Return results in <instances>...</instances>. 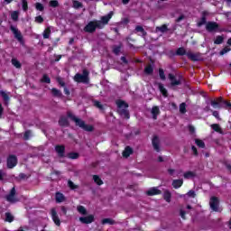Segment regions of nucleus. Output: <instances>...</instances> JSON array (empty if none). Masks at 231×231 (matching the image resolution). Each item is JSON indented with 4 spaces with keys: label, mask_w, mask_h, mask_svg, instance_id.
I'll return each mask as SVG.
<instances>
[{
    "label": "nucleus",
    "mask_w": 231,
    "mask_h": 231,
    "mask_svg": "<svg viewBox=\"0 0 231 231\" xmlns=\"http://www.w3.org/2000/svg\"><path fill=\"white\" fill-rule=\"evenodd\" d=\"M210 104L214 109H221L223 107L217 99L211 100Z\"/></svg>",
    "instance_id": "obj_38"
},
{
    "label": "nucleus",
    "mask_w": 231,
    "mask_h": 231,
    "mask_svg": "<svg viewBox=\"0 0 231 231\" xmlns=\"http://www.w3.org/2000/svg\"><path fill=\"white\" fill-rule=\"evenodd\" d=\"M187 196L189 198H196V191L190 189L189 191L187 192Z\"/></svg>",
    "instance_id": "obj_58"
},
{
    "label": "nucleus",
    "mask_w": 231,
    "mask_h": 231,
    "mask_svg": "<svg viewBox=\"0 0 231 231\" xmlns=\"http://www.w3.org/2000/svg\"><path fill=\"white\" fill-rule=\"evenodd\" d=\"M51 216L56 226H60V218L59 217V215L57 214V209H55V208H52L51 209Z\"/></svg>",
    "instance_id": "obj_9"
},
{
    "label": "nucleus",
    "mask_w": 231,
    "mask_h": 231,
    "mask_svg": "<svg viewBox=\"0 0 231 231\" xmlns=\"http://www.w3.org/2000/svg\"><path fill=\"white\" fill-rule=\"evenodd\" d=\"M152 145L156 152H160V137H158V135H153L152 139Z\"/></svg>",
    "instance_id": "obj_13"
},
{
    "label": "nucleus",
    "mask_w": 231,
    "mask_h": 231,
    "mask_svg": "<svg viewBox=\"0 0 231 231\" xmlns=\"http://www.w3.org/2000/svg\"><path fill=\"white\" fill-rule=\"evenodd\" d=\"M68 185L69 187V189H71V190H75V189H79V186L76 185L73 181L69 180L68 181Z\"/></svg>",
    "instance_id": "obj_55"
},
{
    "label": "nucleus",
    "mask_w": 231,
    "mask_h": 231,
    "mask_svg": "<svg viewBox=\"0 0 231 231\" xmlns=\"http://www.w3.org/2000/svg\"><path fill=\"white\" fill-rule=\"evenodd\" d=\"M117 107H118V114L120 116H124L126 120H129L131 118V115L129 114V110H127V107H129V104H127L125 101L119 99L116 102Z\"/></svg>",
    "instance_id": "obj_2"
},
{
    "label": "nucleus",
    "mask_w": 231,
    "mask_h": 231,
    "mask_svg": "<svg viewBox=\"0 0 231 231\" xmlns=\"http://www.w3.org/2000/svg\"><path fill=\"white\" fill-rule=\"evenodd\" d=\"M17 165V156L9 155L7 158V168L14 169Z\"/></svg>",
    "instance_id": "obj_11"
},
{
    "label": "nucleus",
    "mask_w": 231,
    "mask_h": 231,
    "mask_svg": "<svg viewBox=\"0 0 231 231\" xmlns=\"http://www.w3.org/2000/svg\"><path fill=\"white\" fill-rule=\"evenodd\" d=\"M191 150L193 152L194 156H198V154H199L198 153V148H196V146L192 145Z\"/></svg>",
    "instance_id": "obj_63"
},
{
    "label": "nucleus",
    "mask_w": 231,
    "mask_h": 231,
    "mask_svg": "<svg viewBox=\"0 0 231 231\" xmlns=\"http://www.w3.org/2000/svg\"><path fill=\"white\" fill-rule=\"evenodd\" d=\"M14 215H12V213L10 212L5 213V221L7 223H14Z\"/></svg>",
    "instance_id": "obj_37"
},
{
    "label": "nucleus",
    "mask_w": 231,
    "mask_h": 231,
    "mask_svg": "<svg viewBox=\"0 0 231 231\" xmlns=\"http://www.w3.org/2000/svg\"><path fill=\"white\" fill-rule=\"evenodd\" d=\"M203 24H207V17L206 16H202L200 21L197 23V26L199 28H201V26H203Z\"/></svg>",
    "instance_id": "obj_45"
},
{
    "label": "nucleus",
    "mask_w": 231,
    "mask_h": 231,
    "mask_svg": "<svg viewBox=\"0 0 231 231\" xmlns=\"http://www.w3.org/2000/svg\"><path fill=\"white\" fill-rule=\"evenodd\" d=\"M97 30H101L97 20L88 22V24L83 28V31L86 33H95Z\"/></svg>",
    "instance_id": "obj_4"
},
{
    "label": "nucleus",
    "mask_w": 231,
    "mask_h": 231,
    "mask_svg": "<svg viewBox=\"0 0 231 231\" xmlns=\"http://www.w3.org/2000/svg\"><path fill=\"white\" fill-rule=\"evenodd\" d=\"M189 131L191 134H194V133H196V128L193 125H189Z\"/></svg>",
    "instance_id": "obj_62"
},
{
    "label": "nucleus",
    "mask_w": 231,
    "mask_h": 231,
    "mask_svg": "<svg viewBox=\"0 0 231 231\" xmlns=\"http://www.w3.org/2000/svg\"><path fill=\"white\" fill-rule=\"evenodd\" d=\"M183 19H185V15H184V14H180V15L175 20V23H181V21H183Z\"/></svg>",
    "instance_id": "obj_59"
},
{
    "label": "nucleus",
    "mask_w": 231,
    "mask_h": 231,
    "mask_svg": "<svg viewBox=\"0 0 231 231\" xmlns=\"http://www.w3.org/2000/svg\"><path fill=\"white\" fill-rule=\"evenodd\" d=\"M67 117L70 118L72 122H75L76 125L78 127H80V129H83V131H87V133H93L95 131V126L92 125H86V122L79 117H76L75 115L71 112H67Z\"/></svg>",
    "instance_id": "obj_1"
},
{
    "label": "nucleus",
    "mask_w": 231,
    "mask_h": 231,
    "mask_svg": "<svg viewBox=\"0 0 231 231\" xmlns=\"http://www.w3.org/2000/svg\"><path fill=\"white\" fill-rule=\"evenodd\" d=\"M74 80L78 82V84H89V71L83 69V74L77 73L74 76Z\"/></svg>",
    "instance_id": "obj_3"
},
{
    "label": "nucleus",
    "mask_w": 231,
    "mask_h": 231,
    "mask_svg": "<svg viewBox=\"0 0 231 231\" xmlns=\"http://www.w3.org/2000/svg\"><path fill=\"white\" fill-rule=\"evenodd\" d=\"M11 18L13 21H19V13L17 11H14L11 14Z\"/></svg>",
    "instance_id": "obj_52"
},
{
    "label": "nucleus",
    "mask_w": 231,
    "mask_h": 231,
    "mask_svg": "<svg viewBox=\"0 0 231 231\" xmlns=\"http://www.w3.org/2000/svg\"><path fill=\"white\" fill-rule=\"evenodd\" d=\"M212 115L213 116H215V118H217V120H219V112L216 111V110H212Z\"/></svg>",
    "instance_id": "obj_61"
},
{
    "label": "nucleus",
    "mask_w": 231,
    "mask_h": 231,
    "mask_svg": "<svg viewBox=\"0 0 231 231\" xmlns=\"http://www.w3.org/2000/svg\"><path fill=\"white\" fill-rule=\"evenodd\" d=\"M160 194H162V190L157 188H152L146 191L147 196H158Z\"/></svg>",
    "instance_id": "obj_18"
},
{
    "label": "nucleus",
    "mask_w": 231,
    "mask_h": 231,
    "mask_svg": "<svg viewBox=\"0 0 231 231\" xmlns=\"http://www.w3.org/2000/svg\"><path fill=\"white\" fill-rule=\"evenodd\" d=\"M11 62H12L13 66H14V68H16L17 69H21L22 64H21V61H19V60L13 58L11 60Z\"/></svg>",
    "instance_id": "obj_33"
},
{
    "label": "nucleus",
    "mask_w": 231,
    "mask_h": 231,
    "mask_svg": "<svg viewBox=\"0 0 231 231\" xmlns=\"http://www.w3.org/2000/svg\"><path fill=\"white\" fill-rule=\"evenodd\" d=\"M35 23L38 24H42V23H44V18H42L41 15H38L35 17Z\"/></svg>",
    "instance_id": "obj_56"
},
{
    "label": "nucleus",
    "mask_w": 231,
    "mask_h": 231,
    "mask_svg": "<svg viewBox=\"0 0 231 231\" xmlns=\"http://www.w3.org/2000/svg\"><path fill=\"white\" fill-rule=\"evenodd\" d=\"M113 17V12H110L109 14L102 16L101 20H97V23L101 30L106 26V24H109V21Z\"/></svg>",
    "instance_id": "obj_5"
},
{
    "label": "nucleus",
    "mask_w": 231,
    "mask_h": 231,
    "mask_svg": "<svg viewBox=\"0 0 231 231\" xmlns=\"http://www.w3.org/2000/svg\"><path fill=\"white\" fill-rule=\"evenodd\" d=\"M41 82L44 84H51V79H50V76H48V74H43Z\"/></svg>",
    "instance_id": "obj_34"
},
{
    "label": "nucleus",
    "mask_w": 231,
    "mask_h": 231,
    "mask_svg": "<svg viewBox=\"0 0 231 231\" xmlns=\"http://www.w3.org/2000/svg\"><path fill=\"white\" fill-rule=\"evenodd\" d=\"M35 8L39 12H44V5L39 2L35 4Z\"/></svg>",
    "instance_id": "obj_51"
},
{
    "label": "nucleus",
    "mask_w": 231,
    "mask_h": 231,
    "mask_svg": "<svg viewBox=\"0 0 231 231\" xmlns=\"http://www.w3.org/2000/svg\"><path fill=\"white\" fill-rule=\"evenodd\" d=\"M26 178H28V176L25 173H20L18 175V180H26Z\"/></svg>",
    "instance_id": "obj_60"
},
{
    "label": "nucleus",
    "mask_w": 231,
    "mask_h": 231,
    "mask_svg": "<svg viewBox=\"0 0 231 231\" xmlns=\"http://www.w3.org/2000/svg\"><path fill=\"white\" fill-rule=\"evenodd\" d=\"M84 5H82V2L79 1H74L73 2V8H76V10H79V8H82Z\"/></svg>",
    "instance_id": "obj_48"
},
{
    "label": "nucleus",
    "mask_w": 231,
    "mask_h": 231,
    "mask_svg": "<svg viewBox=\"0 0 231 231\" xmlns=\"http://www.w3.org/2000/svg\"><path fill=\"white\" fill-rule=\"evenodd\" d=\"M94 106L97 107V109H100V111H104V105L100 103L98 100H94L93 101Z\"/></svg>",
    "instance_id": "obj_42"
},
{
    "label": "nucleus",
    "mask_w": 231,
    "mask_h": 231,
    "mask_svg": "<svg viewBox=\"0 0 231 231\" xmlns=\"http://www.w3.org/2000/svg\"><path fill=\"white\" fill-rule=\"evenodd\" d=\"M179 109H180V113H181V115H185V113H187V104L181 103L179 106Z\"/></svg>",
    "instance_id": "obj_43"
},
{
    "label": "nucleus",
    "mask_w": 231,
    "mask_h": 231,
    "mask_svg": "<svg viewBox=\"0 0 231 231\" xmlns=\"http://www.w3.org/2000/svg\"><path fill=\"white\" fill-rule=\"evenodd\" d=\"M159 77H160L161 80L166 79L165 71L163 70V69H159Z\"/></svg>",
    "instance_id": "obj_54"
},
{
    "label": "nucleus",
    "mask_w": 231,
    "mask_h": 231,
    "mask_svg": "<svg viewBox=\"0 0 231 231\" xmlns=\"http://www.w3.org/2000/svg\"><path fill=\"white\" fill-rule=\"evenodd\" d=\"M49 6H51V8H58L59 1H57V0H51L49 2Z\"/></svg>",
    "instance_id": "obj_47"
},
{
    "label": "nucleus",
    "mask_w": 231,
    "mask_h": 231,
    "mask_svg": "<svg viewBox=\"0 0 231 231\" xmlns=\"http://www.w3.org/2000/svg\"><path fill=\"white\" fill-rule=\"evenodd\" d=\"M94 182H96L97 185H104V181L102 179H100V176L98 175H93Z\"/></svg>",
    "instance_id": "obj_40"
},
{
    "label": "nucleus",
    "mask_w": 231,
    "mask_h": 231,
    "mask_svg": "<svg viewBox=\"0 0 231 231\" xmlns=\"http://www.w3.org/2000/svg\"><path fill=\"white\" fill-rule=\"evenodd\" d=\"M22 8L23 12H28V0H22Z\"/></svg>",
    "instance_id": "obj_49"
},
{
    "label": "nucleus",
    "mask_w": 231,
    "mask_h": 231,
    "mask_svg": "<svg viewBox=\"0 0 231 231\" xmlns=\"http://www.w3.org/2000/svg\"><path fill=\"white\" fill-rule=\"evenodd\" d=\"M155 32H161V33H167V32H169V27L167 26V24H162L161 26H157L155 28Z\"/></svg>",
    "instance_id": "obj_23"
},
{
    "label": "nucleus",
    "mask_w": 231,
    "mask_h": 231,
    "mask_svg": "<svg viewBox=\"0 0 231 231\" xmlns=\"http://www.w3.org/2000/svg\"><path fill=\"white\" fill-rule=\"evenodd\" d=\"M206 30L209 33L213 32H219V24L216 22H208L206 24Z\"/></svg>",
    "instance_id": "obj_8"
},
{
    "label": "nucleus",
    "mask_w": 231,
    "mask_h": 231,
    "mask_svg": "<svg viewBox=\"0 0 231 231\" xmlns=\"http://www.w3.org/2000/svg\"><path fill=\"white\" fill-rule=\"evenodd\" d=\"M30 136H32V130H27L23 134V140H30Z\"/></svg>",
    "instance_id": "obj_53"
},
{
    "label": "nucleus",
    "mask_w": 231,
    "mask_h": 231,
    "mask_svg": "<svg viewBox=\"0 0 231 231\" xmlns=\"http://www.w3.org/2000/svg\"><path fill=\"white\" fill-rule=\"evenodd\" d=\"M168 79L171 81V88H174L176 86H181V76H180V79H178L174 74L170 73L168 74Z\"/></svg>",
    "instance_id": "obj_7"
},
{
    "label": "nucleus",
    "mask_w": 231,
    "mask_h": 231,
    "mask_svg": "<svg viewBox=\"0 0 231 231\" xmlns=\"http://www.w3.org/2000/svg\"><path fill=\"white\" fill-rule=\"evenodd\" d=\"M230 50H231L230 48L225 47L224 49H222L220 51L219 55H225V54L228 53V51H230Z\"/></svg>",
    "instance_id": "obj_57"
},
{
    "label": "nucleus",
    "mask_w": 231,
    "mask_h": 231,
    "mask_svg": "<svg viewBox=\"0 0 231 231\" xmlns=\"http://www.w3.org/2000/svg\"><path fill=\"white\" fill-rule=\"evenodd\" d=\"M172 199V193H171L169 191V189H166L163 193V199H165V201L167 203H171V199Z\"/></svg>",
    "instance_id": "obj_25"
},
{
    "label": "nucleus",
    "mask_w": 231,
    "mask_h": 231,
    "mask_svg": "<svg viewBox=\"0 0 231 231\" xmlns=\"http://www.w3.org/2000/svg\"><path fill=\"white\" fill-rule=\"evenodd\" d=\"M67 158H69V160H79V158H80V153L70 152L67 154Z\"/></svg>",
    "instance_id": "obj_24"
},
{
    "label": "nucleus",
    "mask_w": 231,
    "mask_h": 231,
    "mask_svg": "<svg viewBox=\"0 0 231 231\" xmlns=\"http://www.w3.org/2000/svg\"><path fill=\"white\" fill-rule=\"evenodd\" d=\"M134 150L131 148V146H126L123 152V157L124 158H129L131 154H133Z\"/></svg>",
    "instance_id": "obj_20"
},
{
    "label": "nucleus",
    "mask_w": 231,
    "mask_h": 231,
    "mask_svg": "<svg viewBox=\"0 0 231 231\" xmlns=\"http://www.w3.org/2000/svg\"><path fill=\"white\" fill-rule=\"evenodd\" d=\"M58 124L60 127H69V120L66 116H60Z\"/></svg>",
    "instance_id": "obj_15"
},
{
    "label": "nucleus",
    "mask_w": 231,
    "mask_h": 231,
    "mask_svg": "<svg viewBox=\"0 0 231 231\" xmlns=\"http://www.w3.org/2000/svg\"><path fill=\"white\" fill-rule=\"evenodd\" d=\"M79 221L83 225H91V223H93V221H95V216L94 215H88L87 217H80Z\"/></svg>",
    "instance_id": "obj_12"
},
{
    "label": "nucleus",
    "mask_w": 231,
    "mask_h": 231,
    "mask_svg": "<svg viewBox=\"0 0 231 231\" xmlns=\"http://www.w3.org/2000/svg\"><path fill=\"white\" fill-rule=\"evenodd\" d=\"M187 51L183 47H180L177 49L175 54L178 55L179 57H183V55H187Z\"/></svg>",
    "instance_id": "obj_28"
},
{
    "label": "nucleus",
    "mask_w": 231,
    "mask_h": 231,
    "mask_svg": "<svg viewBox=\"0 0 231 231\" xmlns=\"http://www.w3.org/2000/svg\"><path fill=\"white\" fill-rule=\"evenodd\" d=\"M144 73H145V75H152V73H154V67H152V65H151V64H148L144 68Z\"/></svg>",
    "instance_id": "obj_27"
},
{
    "label": "nucleus",
    "mask_w": 231,
    "mask_h": 231,
    "mask_svg": "<svg viewBox=\"0 0 231 231\" xmlns=\"http://www.w3.org/2000/svg\"><path fill=\"white\" fill-rule=\"evenodd\" d=\"M187 57L188 59H189V60H192L193 62H198L200 60L199 54L187 52Z\"/></svg>",
    "instance_id": "obj_19"
},
{
    "label": "nucleus",
    "mask_w": 231,
    "mask_h": 231,
    "mask_svg": "<svg viewBox=\"0 0 231 231\" xmlns=\"http://www.w3.org/2000/svg\"><path fill=\"white\" fill-rule=\"evenodd\" d=\"M223 41H225V38H223V36H217L215 41H214V43L215 44H223Z\"/></svg>",
    "instance_id": "obj_46"
},
{
    "label": "nucleus",
    "mask_w": 231,
    "mask_h": 231,
    "mask_svg": "<svg viewBox=\"0 0 231 231\" xmlns=\"http://www.w3.org/2000/svg\"><path fill=\"white\" fill-rule=\"evenodd\" d=\"M211 129L215 131L216 133H219L220 134H223V130L221 129V126L219 124H213L211 125Z\"/></svg>",
    "instance_id": "obj_30"
},
{
    "label": "nucleus",
    "mask_w": 231,
    "mask_h": 231,
    "mask_svg": "<svg viewBox=\"0 0 231 231\" xmlns=\"http://www.w3.org/2000/svg\"><path fill=\"white\" fill-rule=\"evenodd\" d=\"M224 105L226 106L225 108L227 109H231V103L228 101H224Z\"/></svg>",
    "instance_id": "obj_64"
},
{
    "label": "nucleus",
    "mask_w": 231,
    "mask_h": 231,
    "mask_svg": "<svg viewBox=\"0 0 231 231\" xmlns=\"http://www.w3.org/2000/svg\"><path fill=\"white\" fill-rule=\"evenodd\" d=\"M0 95L5 100V102H8V100H10V97H8V94H6L5 91L1 90Z\"/></svg>",
    "instance_id": "obj_50"
},
{
    "label": "nucleus",
    "mask_w": 231,
    "mask_h": 231,
    "mask_svg": "<svg viewBox=\"0 0 231 231\" xmlns=\"http://www.w3.org/2000/svg\"><path fill=\"white\" fill-rule=\"evenodd\" d=\"M158 89L162 97H164V98H167V97H169V91L167 90V88H165L163 83H158Z\"/></svg>",
    "instance_id": "obj_17"
},
{
    "label": "nucleus",
    "mask_w": 231,
    "mask_h": 231,
    "mask_svg": "<svg viewBox=\"0 0 231 231\" xmlns=\"http://www.w3.org/2000/svg\"><path fill=\"white\" fill-rule=\"evenodd\" d=\"M171 185L173 189H180V187L183 186V180L182 179L173 180Z\"/></svg>",
    "instance_id": "obj_21"
},
{
    "label": "nucleus",
    "mask_w": 231,
    "mask_h": 231,
    "mask_svg": "<svg viewBox=\"0 0 231 231\" xmlns=\"http://www.w3.org/2000/svg\"><path fill=\"white\" fill-rule=\"evenodd\" d=\"M6 199L9 203H15L17 199H15V188L11 189L10 193L6 196Z\"/></svg>",
    "instance_id": "obj_16"
},
{
    "label": "nucleus",
    "mask_w": 231,
    "mask_h": 231,
    "mask_svg": "<svg viewBox=\"0 0 231 231\" xmlns=\"http://www.w3.org/2000/svg\"><path fill=\"white\" fill-rule=\"evenodd\" d=\"M152 115L153 120H157L158 119V115H160V107L153 106L152 108Z\"/></svg>",
    "instance_id": "obj_26"
},
{
    "label": "nucleus",
    "mask_w": 231,
    "mask_h": 231,
    "mask_svg": "<svg viewBox=\"0 0 231 231\" xmlns=\"http://www.w3.org/2000/svg\"><path fill=\"white\" fill-rule=\"evenodd\" d=\"M10 30L14 33V38L18 40V42H23V33H21V31L14 25H10Z\"/></svg>",
    "instance_id": "obj_10"
},
{
    "label": "nucleus",
    "mask_w": 231,
    "mask_h": 231,
    "mask_svg": "<svg viewBox=\"0 0 231 231\" xmlns=\"http://www.w3.org/2000/svg\"><path fill=\"white\" fill-rule=\"evenodd\" d=\"M55 199H56V203H62L66 201V197H64V194L60 192H56Z\"/></svg>",
    "instance_id": "obj_22"
},
{
    "label": "nucleus",
    "mask_w": 231,
    "mask_h": 231,
    "mask_svg": "<svg viewBox=\"0 0 231 231\" xmlns=\"http://www.w3.org/2000/svg\"><path fill=\"white\" fill-rule=\"evenodd\" d=\"M135 32L142 33L143 37H145V35H147V32H145V29H143L142 25H137L135 27Z\"/></svg>",
    "instance_id": "obj_36"
},
{
    "label": "nucleus",
    "mask_w": 231,
    "mask_h": 231,
    "mask_svg": "<svg viewBox=\"0 0 231 231\" xmlns=\"http://www.w3.org/2000/svg\"><path fill=\"white\" fill-rule=\"evenodd\" d=\"M77 210L81 216H88V209L84 206H78Z\"/></svg>",
    "instance_id": "obj_32"
},
{
    "label": "nucleus",
    "mask_w": 231,
    "mask_h": 231,
    "mask_svg": "<svg viewBox=\"0 0 231 231\" xmlns=\"http://www.w3.org/2000/svg\"><path fill=\"white\" fill-rule=\"evenodd\" d=\"M183 176L185 180H190V178H196V172L189 171H186L183 174Z\"/></svg>",
    "instance_id": "obj_31"
},
{
    "label": "nucleus",
    "mask_w": 231,
    "mask_h": 231,
    "mask_svg": "<svg viewBox=\"0 0 231 231\" xmlns=\"http://www.w3.org/2000/svg\"><path fill=\"white\" fill-rule=\"evenodd\" d=\"M195 143L200 149H205V142L201 139H195Z\"/></svg>",
    "instance_id": "obj_41"
},
{
    "label": "nucleus",
    "mask_w": 231,
    "mask_h": 231,
    "mask_svg": "<svg viewBox=\"0 0 231 231\" xmlns=\"http://www.w3.org/2000/svg\"><path fill=\"white\" fill-rule=\"evenodd\" d=\"M51 91V95L57 97L58 98H60L62 97V92L56 88H52Z\"/></svg>",
    "instance_id": "obj_29"
},
{
    "label": "nucleus",
    "mask_w": 231,
    "mask_h": 231,
    "mask_svg": "<svg viewBox=\"0 0 231 231\" xmlns=\"http://www.w3.org/2000/svg\"><path fill=\"white\" fill-rule=\"evenodd\" d=\"M122 50V45H114L112 51L115 55H120V51Z\"/></svg>",
    "instance_id": "obj_39"
},
{
    "label": "nucleus",
    "mask_w": 231,
    "mask_h": 231,
    "mask_svg": "<svg viewBox=\"0 0 231 231\" xmlns=\"http://www.w3.org/2000/svg\"><path fill=\"white\" fill-rule=\"evenodd\" d=\"M43 39H50V35H51V28L47 27L44 31H43Z\"/></svg>",
    "instance_id": "obj_35"
},
{
    "label": "nucleus",
    "mask_w": 231,
    "mask_h": 231,
    "mask_svg": "<svg viewBox=\"0 0 231 231\" xmlns=\"http://www.w3.org/2000/svg\"><path fill=\"white\" fill-rule=\"evenodd\" d=\"M101 223L102 225H115L116 222L112 218H104Z\"/></svg>",
    "instance_id": "obj_44"
},
{
    "label": "nucleus",
    "mask_w": 231,
    "mask_h": 231,
    "mask_svg": "<svg viewBox=\"0 0 231 231\" xmlns=\"http://www.w3.org/2000/svg\"><path fill=\"white\" fill-rule=\"evenodd\" d=\"M209 207L213 212H219V198L213 196L209 199Z\"/></svg>",
    "instance_id": "obj_6"
},
{
    "label": "nucleus",
    "mask_w": 231,
    "mask_h": 231,
    "mask_svg": "<svg viewBox=\"0 0 231 231\" xmlns=\"http://www.w3.org/2000/svg\"><path fill=\"white\" fill-rule=\"evenodd\" d=\"M55 151L60 158H64L66 152V146L63 144H57L55 146Z\"/></svg>",
    "instance_id": "obj_14"
}]
</instances>
